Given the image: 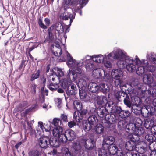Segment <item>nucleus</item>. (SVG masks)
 <instances>
[{"label": "nucleus", "mask_w": 156, "mask_h": 156, "mask_svg": "<svg viewBox=\"0 0 156 156\" xmlns=\"http://www.w3.org/2000/svg\"><path fill=\"white\" fill-rule=\"evenodd\" d=\"M91 110H88L87 109L82 108L81 109L77 112H75L73 117L76 121L80 122L81 121L88 118L90 115Z\"/></svg>", "instance_id": "obj_2"}, {"label": "nucleus", "mask_w": 156, "mask_h": 156, "mask_svg": "<svg viewBox=\"0 0 156 156\" xmlns=\"http://www.w3.org/2000/svg\"><path fill=\"white\" fill-rule=\"evenodd\" d=\"M134 85V82H132L131 84L132 87L133 85L135 87L133 89V92L139 98H141L150 99L151 95V91L149 90H144V86L142 84H136Z\"/></svg>", "instance_id": "obj_1"}, {"label": "nucleus", "mask_w": 156, "mask_h": 156, "mask_svg": "<svg viewBox=\"0 0 156 156\" xmlns=\"http://www.w3.org/2000/svg\"><path fill=\"white\" fill-rule=\"evenodd\" d=\"M52 133L54 136L58 138L59 143L61 142L65 143L67 141L65 135V132L63 131V128L61 126L54 128L52 131Z\"/></svg>", "instance_id": "obj_3"}, {"label": "nucleus", "mask_w": 156, "mask_h": 156, "mask_svg": "<svg viewBox=\"0 0 156 156\" xmlns=\"http://www.w3.org/2000/svg\"><path fill=\"white\" fill-rule=\"evenodd\" d=\"M49 137L47 136L40 138L38 140V144L41 147L46 148L49 144L48 143Z\"/></svg>", "instance_id": "obj_11"}, {"label": "nucleus", "mask_w": 156, "mask_h": 156, "mask_svg": "<svg viewBox=\"0 0 156 156\" xmlns=\"http://www.w3.org/2000/svg\"><path fill=\"white\" fill-rule=\"evenodd\" d=\"M87 121L90 124L94 126L98 122V120L97 117L95 115H90L88 117Z\"/></svg>", "instance_id": "obj_24"}, {"label": "nucleus", "mask_w": 156, "mask_h": 156, "mask_svg": "<svg viewBox=\"0 0 156 156\" xmlns=\"http://www.w3.org/2000/svg\"><path fill=\"white\" fill-rule=\"evenodd\" d=\"M48 87L51 90L54 91L57 90V88L59 87V86L56 83L51 82L48 86Z\"/></svg>", "instance_id": "obj_38"}, {"label": "nucleus", "mask_w": 156, "mask_h": 156, "mask_svg": "<svg viewBox=\"0 0 156 156\" xmlns=\"http://www.w3.org/2000/svg\"><path fill=\"white\" fill-rule=\"evenodd\" d=\"M109 108L102 106L101 107H98L97 109V113L98 116L100 118H103L107 116L110 112L109 111Z\"/></svg>", "instance_id": "obj_9"}, {"label": "nucleus", "mask_w": 156, "mask_h": 156, "mask_svg": "<svg viewBox=\"0 0 156 156\" xmlns=\"http://www.w3.org/2000/svg\"><path fill=\"white\" fill-rule=\"evenodd\" d=\"M144 129L141 126H137L136 127L135 132H134V136H140L145 134Z\"/></svg>", "instance_id": "obj_23"}, {"label": "nucleus", "mask_w": 156, "mask_h": 156, "mask_svg": "<svg viewBox=\"0 0 156 156\" xmlns=\"http://www.w3.org/2000/svg\"><path fill=\"white\" fill-rule=\"evenodd\" d=\"M58 49L55 52H53V54L55 56H61L62 53V50L61 47L59 44H58Z\"/></svg>", "instance_id": "obj_56"}, {"label": "nucleus", "mask_w": 156, "mask_h": 156, "mask_svg": "<svg viewBox=\"0 0 156 156\" xmlns=\"http://www.w3.org/2000/svg\"><path fill=\"white\" fill-rule=\"evenodd\" d=\"M103 127L101 124H97L92 129V131L96 134H100L103 132Z\"/></svg>", "instance_id": "obj_21"}, {"label": "nucleus", "mask_w": 156, "mask_h": 156, "mask_svg": "<svg viewBox=\"0 0 156 156\" xmlns=\"http://www.w3.org/2000/svg\"><path fill=\"white\" fill-rule=\"evenodd\" d=\"M132 120L133 121H135V123L134 124H136V126H141L143 124V122L140 118L136 117L135 116H132Z\"/></svg>", "instance_id": "obj_34"}, {"label": "nucleus", "mask_w": 156, "mask_h": 156, "mask_svg": "<svg viewBox=\"0 0 156 156\" xmlns=\"http://www.w3.org/2000/svg\"><path fill=\"white\" fill-rule=\"evenodd\" d=\"M97 103L99 105H101L104 106L105 105L106 107V104L108 102L106 103L105 101H106L105 97L103 96H98L97 98Z\"/></svg>", "instance_id": "obj_30"}, {"label": "nucleus", "mask_w": 156, "mask_h": 156, "mask_svg": "<svg viewBox=\"0 0 156 156\" xmlns=\"http://www.w3.org/2000/svg\"><path fill=\"white\" fill-rule=\"evenodd\" d=\"M74 108L76 110V112L80 111L83 108V105L79 101L75 100L73 102Z\"/></svg>", "instance_id": "obj_28"}, {"label": "nucleus", "mask_w": 156, "mask_h": 156, "mask_svg": "<svg viewBox=\"0 0 156 156\" xmlns=\"http://www.w3.org/2000/svg\"><path fill=\"white\" fill-rule=\"evenodd\" d=\"M122 97L123 98V101L125 105L128 107H130L131 106V103L129 97L126 93H123Z\"/></svg>", "instance_id": "obj_22"}, {"label": "nucleus", "mask_w": 156, "mask_h": 156, "mask_svg": "<svg viewBox=\"0 0 156 156\" xmlns=\"http://www.w3.org/2000/svg\"><path fill=\"white\" fill-rule=\"evenodd\" d=\"M48 143V144L50 146L54 147H59L60 144L58 140V138L55 136L51 137L50 138H49Z\"/></svg>", "instance_id": "obj_16"}, {"label": "nucleus", "mask_w": 156, "mask_h": 156, "mask_svg": "<svg viewBox=\"0 0 156 156\" xmlns=\"http://www.w3.org/2000/svg\"><path fill=\"white\" fill-rule=\"evenodd\" d=\"M29 156H41L39 151L37 150H32L29 153Z\"/></svg>", "instance_id": "obj_50"}, {"label": "nucleus", "mask_w": 156, "mask_h": 156, "mask_svg": "<svg viewBox=\"0 0 156 156\" xmlns=\"http://www.w3.org/2000/svg\"><path fill=\"white\" fill-rule=\"evenodd\" d=\"M54 39V35H48V37L45 39L44 43L47 42L50 43Z\"/></svg>", "instance_id": "obj_52"}, {"label": "nucleus", "mask_w": 156, "mask_h": 156, "mask_svg": "<svg viewBox=\"0 0 156 156\" xmlns=\"http://www.w3.org/2000/svg\"><path fill=\"white\" fill-rule=\"evenodd\" d=\"M102 126H104L106 128H109L110 127L111 124H112L109 120L108 119L104 120L102 122Z\"/></svg>", "instance_id": "obj_51"}, {"label": "nucleus", "mask_w": 156, "mask_h": 156, "mask_svg": "<svg viewBox=\"0 0 156 156\" xmlns=\"http://www.w3.org/2000/svg\"><path fill=\"white\" fill-rule=\"evenodd\" d=\"M88 89L90 92L95 93L98 91L99 87L97 83L95 82H90L88 85Z\"/></svg>", "instance_id": "obj_14"}, {"label": "nucleus", "mask_w": 156, "mask_h": 156, "mask_svg": "<svg viewBox=\"0 0 156 156\" xmlns=\"http://www.w3.org/2000/svg\"><path fill=\"white\" fill-rule=\"evenodd\" d=\"M133 60L130 58L126 67L127 70L129 72H133L136 70V66L133 64Z\"/></svg>", "instance_id": "obj_17"}, {"label": "nucleus", "mask_w": 156, "mask_h": 156, "mask_svg": "<svg viewBox=\"0 0 156 156\" xmlns=\"http://www.w3.org/2000/svg\"><path fill=\"white\" fill-rule=\"evenodd\" d=\"M115 80L114 81L115 85L118 87H121L123 84V81L121 79V77H117L114 78Z\"/></svg>", "instance_id": "obj_37"}, {"label": "nucleus", "mask_w": 156, "mask_h": 156, "mask_svg": "<svg viewBox=\"0 0 156 156\" xmlns=\"http://www.w3.org/2000/svg\"><path fill=\"white\" fill-rule=\"evenodd\" d=\"M137 74L140 75H143L144 72V68L143 66H140L137 67L136 70Z\"/></svg>", "instance_id": "obj_49"}, {"label": "nucleus", "mask_w": 156, "mask_h": 156, "mask_svg": "<svg viewBox=\"0 0 156 156\" xmlns=\"http://www.w3.org/2000/svg\"><path fill=\"white\" fill-rule=\"evenodd\" d=\"M99 90L103 93H106L108 92L110 90V88L108 85L104 83H101L98 85Z\"/></svg>", "instance_id": "obj_20"}, {"label": "nucleus", "mask_w": 156, "mask_h": 156, "mask_svg": "<svg viewBox=\"0 0 156 156\" xmlns=\"http://www.w3.org/2000/svg\"><path fill=\"white\" fill-rule=\"evenodd\" d=\"M70 75L68 74L67 75V76H69L68 78L70 79H71V77H72L73 80H75L76 79L77 77V74L74 73L73 71H72L71 72H70L69 73Z\"/></svg>", "instance_id": "obj_60"}, {"label": "nucleus", "mask_w": 156, "mask_h": 156, "mask_svg": "<svg viewBox=\"0 0 156 156\" xmlns=\"http://www.w3.org/2000/svg\"><path fill=\"white\" fill-rule=\"evenodd\" d=\"M100 55H94L92 56L93 60L94 61L98 63H100L102 61V58L101 59L100 58Z\"/></svg>", "instance_id": "obj_55"}, {"label": "nucleus", "mask_w": 156, "mask_h": 156, "mask_svg": "<svg viewBox=\"0 0 156 156\" xmlns=\"http://www.w3.org/2000/svg\"><path fill=\"white\" fill-rule=\"evenodd\" d=\"M71 0H64L62 5L64 10H66L67 9L69 8L70 5H71Z\"/></svg>", "instance_id": "obj_46"}, {"label": "nucleus", "mask_w": 156, "mask_h": 156, "mask_svg": "<svg viewBox=\"0 0 156 156\" xmlns=\"http://www.w3.org/2000/svg\"><path fill=\"white\" fill-rule=\"evenodd\" d=\"M118 126L120 129H122L126 127L125 121L119 118V120L117 121Z\"/></svg>", "instance_id": "obj_44"}, {"label": "nucleus", "mask_w": 156, "mask_h": 156, "mask_svg": "<svg viewBox=\"0 0 156 156\" xmlns=\"http://www.w3.org/2000/svg\"><path fill=\"white\" fill-rule=\"evenodd\" d=\"M117 147L115 144H112L109 146L108 147H107L108 152L109 153V155H115L117 151Z\"/></svg>", "instance_id": "obj_26"}, {"label": "nucleus", "mask_w": 156, "mask_h": 156, "mask_svg": "<svg viewBox=\"0 0 156 156\" xmlns=\"http://www.w3.org/2000/svg\"><path fill=\"white\" fill-rule=\"evenodd\" d=\"M41 70L40 69L37 70L35 73H33L31 75L30 79L31 81H33L34 80L37 79L39 77Z\"/></svg>", "instance_id": "obj_40"}, {"label": "nucleus", "mask_w": 156, "mask_h": 156, "mask_svg": "<svg viewBox=\"0 0 156 156\" xmlns=\"http://www.w3.org/2000/svg\"><path fill=\"white\" fill-rule=\"evenodd\" d=\"M53 72L57 77H61L64 75L61 69L58 68H55Z\"/></svg>", "instance_id": "obj_39"}, {"label": "nucleus", "mask_w": 156, "mask_h": 156, "mask_svg": "<svg viewBox=\"0 0 156 156\" xmlns=\"http://www.w3.org/2000/svg\"><path fill=\"white\" fill-rule=\"evenodd\" d=\"M83 65V62H81L80 61V62H77L76 61V62L75 65L74 66L76 67V68H77L78 70V72L79 73H80L81 72V69L79 68L82 66Z\"/></svg>", "instance_id": "obj_57"}, {"label": "nucleus", "mask_w": 156, "mask_h": 156, "mask_svg": "<svg viewBox=\"0 0 156 156\" xmlns=\"http://www.w3.org/2000/svg\"><path fill=\"white\" fill-rule=\"evenodd\" d=\"M54 27L55 30L58 31L59 33H62L64 31L63 27L61 23H56Z\"/></svg>", "instance_id": "obj_35"}, {"label": "nucleus", "mask_w": 156, "mask_h": 156, "mask_svg": "<svg viewBox=\"0 0 156 156\" xmlns=\"http://www.w3.org/2000/svg\"><path fill=\"white\" fill-rule=\"evenodd\" d=\"M85 67L86 70L89 71L94 70L95 68V67L94 64L88 62H87V63L85 65Z\"/></svg>", "instance_id": "obj_41"}, {"label": "nucleus", "mask_w": 156, "mask_h": 156, "mask_svg": "<svg viewBox=\"0 0 156 156\" xmlns=\"http://www.w3.org/2000/svg\"><path fill=\"white\" fill-rule=\"evenodd\" d=\"M67 57L68 58L67 60L68 65L71 66H74L75 65L76 61L73 59V58L69 53L67 54Z\"/></svg>", "instance_id": "obj_29"}, {"label": "nucleus", "mask_w": 156, "mask_h": 156, "mask_svg": "<svg viewBox=\"0 0 156 156\" xmlns=\"http://www.w3.org/2000/svg\"><path fill=\"white\" fill-rule=\"evenodd\" d=\"M130 58L128 56H125L123 58L118 60L117 65L119 69H123L126 68Z\"/></svg>", "instance_id": "obj_8"}, {"label": "nucleus", "mask_w": 156, "mask_h": 156, "mask_svg": "<svg viewBox=\"0 0 156 156\" xmlns=\"http://www.w3.org/2000/svg\"><path fill=\"white\" fill-rule=\"evenodd\" d=\"M105 119L109 120V122L112 124L117 123V121L119 120V117L118 116L116 115L113 113L109 114L105 117Z\"/></svg>", "instance_id": "obj_12"}, {"label": "nucleus", "mask_w": 156, "mask_h": 156, "mask_svg": "<svg viewBox=\"0 0 156 156\" xmlns=\"http://www.w3.org/2000/svg\"><path fill=\"white\" fill-rule=\"evenodd\" d=\"M70 84H69L67 80H63L60 83V85L64 89H67L70 86Z\"/></svg>", "instance_id": "obj_42"}, {"label": "nucleus", "mask_w": 156, "mask_h": 156, "mask_svg": "<svg viewBox=\"0 0 156 156\" xmlns=\"http://www.w3.org/2000/svg\"><path fill=\"white\" fill-rule=\"evenodd\" d=\"M144 82L147 84H151L153 83V79L152 76L150 74L145 75L143 77Z\"/></svg>", "instance_id": "obj_19"}, {"label": "nucleus", "mask_w": 156, "mask_h": 156, "mask_svg": "<svg viewBox=\"0 0 156 156\" xmlns=\"http://www.w3.org/2000/svg\"><path fill=\"white\" fill-rule=\"evenodd\" d=\"M59 122H60V120L56 118H55L53 119L51 124L55 126V128H56L58 126H59Z\"/></svg>", "instance_id": "obj_59"}, {"label": "nucleus", "mask_w": 156, "mask_h": 156, "mask_svg": "<svg viewBox=\"0 0 156 156\" xmlns=\"http://www.w3.org/2000/svg\"><path fill=\"white\" fill-rule=\"evenodd\" d=\"M36 85L35 84H32L30 87V92L33 94H35L36 92Z\"/></svg>", "instance_id": "obj_63"}, {"label": "nucleus", "mask_w": 156, "mask_h": 156, "mask_svg": "<svg viewBox=\"0 0 156 156\" xmlns=\"http://www.w3.org/2000/svg\"><path fill=\"white\" fill-rule=\"evenodd\" d=\"M77 86L79 88H85L87 86L86 80L84 78H80L79 79Z\"/></svg>", "instance_id": "obj_32"}, {"label": "nucleus", "mask_w": 156, "mask_h": 156, "mask_svg": "<svg viewBox=\"0 0 156 156\" xmlns=\"http://www.w3.org/2000/svg\"><path fill=\"white\" fill-rule=\"evenodd\" d=\"M136 124L133 123H129L126 126V131L130 134H134L136 129Z\"/></svg>", "instance_id": "obj_18"}, {"label": "nucleus", "mask_w": 156, "mask_h": 156, "mask_svg": "<svg viewBox=\"0 0 156 156\" xmlns=\"http://www.w3.org/2000/svg\"><path fill=\"white\" fill-rule=\"evenodd\" d=\"M138 139H134V136H132V139L130 140L127 142L125 144L126 149L128 151H132L136 150V142L138 140Z\"/></svg>", "instance_id": "obj_6"}, {"label": "nucleus", "mask_w": 156, "mask_h": 156, "mask_svg": "<svg viewBox=\"0 0 156 156\" xmlns=\"http://www.w3.org/2000/svg\"><path fill=\"white\" fill-rule=\"evenodd\" d=\"M154 125V122L151 119L148 118L146 119L144 121V126L147 129H151Z\"/></svg>", "instance_id": "obj_27"}, {"label": "nucleus", "mask_w": 156, "mask_h": 156, "mask_svg": "<svg viewBox=\"0 0 156 156\" xmlns=\"http://www.w3.org/2000/svg\"><path fill=\"white\" fill-rule=\"evenodd\" d=\"M124 148H120L117 149V151L115 155L113 156H123V155L125 153V150Z\"/></svg>", "instance_id": "obj_47"}, {"label": "nucleus", "mask_w": 156, "mask_h": 156, "mask_svg": "<svg viewBox=\"0 0 156 156\" xmlns=\"http://www.w3.org/2000/svg\"><path fill=\"white\" fill-rule=\"evenodd\" d=\"M154 136L152 134H147L145 135V138L149 142L150 144L151 143H153L154 140L155 139H154Z\"/></svg>", "instance_id": "obj_45"}, {"label": "nucleus", "mask_w": 156, "mask_h": 156, "mask_svg": "<svg viewBox=\"0 0 156 156\" xmlns=\"http://www.w3.org/2000/svg\"><path fill=\"white\" fill-rule=\"evenodd\" d=\"M93 126L88 122H86L83 124V129L85 131H88L91 129Z\"/></svg>", "instance_id": "obj_43"}, {"label": "nucleus", "mask_w": 156, "mask_h": 156, "mask_svg": "<svg viewBox=\"0 0 156 156\" xmlns=\"http://www.w3.org/2000/svg\"><path fill=\"white\" fill-rule=\"evenodd\" d=\"M123 93L125 92L122 91H117L115 93L114 96L119 102H120L122 101L123 99L122 98Z\"/></svg>", "instance_id": "obj_36"}, {"label": "nucleus", "mask_w": 156, "mask_h": 156, "mask_svg": "<svg viewBox=\"0 0 156 156\" xmlns=\"http://www.w3.org/2000/svg\"><path fill=\"white\" fill-rule=\"evenodd\" d=\"M86 93L84 91H82L81 92L79 90V95L80 98L81 99H84L86 97Z\"/></svg>", "instance_id": "obj_61"}, {"label": "nucleus", "mask_w": 156, "mask_h": 156, "mask_svg": "<svg viewBox=\"0 0 156 156\" xmlns=\"http://www.w3.org/2000/svg\"><path fill=\"white\" fill-rule=\"evenodd\" d=\"M70 86H71V89L69 87L66 90V92L68 95H74L76 94L78 92L77 88L76 85L75 84L71 83Z\"/></svg>", "instance_id": "obj_15"}, {"label": "nucleus", "mask_w": 156, "mask_h": 156, "mask_svg": "<svg viewBox=\"0 0 156 156\" xmlns=\"http://www.w3.org/2000/svg\"><path fill=\"white\" fill-rule=\"evenodd\" d=\"M112 144H111L110 142L106 138L103 140L102 146H103L104 148L106 147L107 148Z\"/></svg>", "instance_id": "obj_54"}, {"label": "nucleus", "mask_w": 156, "mask_h": 156, "mask_svg": "<svg viewBox=\"0 0 156 156\" xmlns=\"http://www.w3.org/2000/svg\"><path fill=\"white\" fill-rule=\"evenodd\" d=\"M122 71L119 69H115L112 70L111 73V75L113 78L118 77H121V76Z\"/></svg>", "instance_id": "obj_25"}, {"label": "nucleus", "mask_w": 156, "mask_h": 156, "mask_svg": "<svg viewBox=\"0 0 156 156\" xmlns=\"http://www.w3.org/2000/svg\"><path fill=\"white\" fill-rule=\"evenodd\" d=\"M98 152L99 156H109L107 148H104L103 146L101 148L98 150Z\"/></svg>", "instance_id": "obj_31"}, {"label": "nucleus", "mask_w": 156, "mask_h": 156, "mask_svg": "<svg viewBox=\"0 0 156 156\" xmlns=\"http://www.w3.org/2000/svg\"><path fill=\"white\" fill-rule=\"evenodd\" d=\"M38 23L39 26L42 29H45L47 28V26L43 23L42 18L41 17L38 19Z\"/></svg>", "instance_id": "obj_53"}, {"label": "nucleus", "mask_w": 156, "mask_h": 156, "mask_svg": "<svg viewBox=\"0 0 156 156\" xmlns=\"http://www.w3.org/2000/svg\"><path fill=\"white\" fill-rule=\"evenodd\" d=\"M73 154L69 151L68 148H64V151L60 154V155L62 156H72Z\"/></svg>", "instance_id": "obj_48"}, {"label": "nucleus", "mask_w": 156, "mask_h": 156, "mask_svg": "<svg viewBox=\"0 0 156 156\" xmlns=\"http://www.w3.org/2000/svg\"><path fill=\"white\" fill-rule=\"evenodd\" d=\"M80 142L83 144L85 150L87 152L92 150L94 147L95 142L93 139L82 138L80 139Z\"/></svg>", "instance_id": "obj_4"}, {"label": "nucleus", "mask_w": 156, "mask_h": 156, "mask_svg": "<svg viewBox=\"0 0 156 156\" xmlns=\"http://www.w3.org/2000/svg\"><path fill=\"white\" fill-rule=\"evenodd\" d=\"M149 148L151 151L156 150V142L151 143L149 146Z\"/></svg>", "instance_id": "obj_62"}, {"label": "nucleus", "mask_w": 156, "mask_h": 156, "mask_svg": "<svg viewBox=\"0 0 156 156\" xmlns=\"http://www.w3.org/2000/svg\"><path fill=\"white\" fill-rule=\"evenodd\" d=\"M125 118L127 117H129L130 119H132V116H134L133 115H131L130 112L126 110L125 111Z\"/></svg>", "instance_id": "obj_64"}, {"label": "nucleus", "mask_w": 156, "mask_h": 156, "mask_svg": "<svg viewBox=\"0 0 156 156\" xmlns=\"http://www.w3.org/2000/svg\"><path fill=\"white\" fill-rule=\"evenodd\" d=\"M80 143V139H78L72 143L71 150L73 154L76 155L78 154L79 152L80 153V151L82 148Z\"/></svg>", "instance_id": "obj_7"}, {"label": "nucleus", "mask_w": 156, "mask_h": 156, "mask_svg": "<svg viewBox=\"0 0 156 156\" xmlns=\"http://www.w3.org/2000/svg\"><path fill=\"white\" fill-rule=\"evenodd\" d=\"M132 111L136 115H140V113H141L142 115L145 117L148 116L149 113H150V114L151 113V112H149L147 109H146L145 111L147 114L144 115V112H142V108L138 105H137L136 108L134 107V108H133Z\"/></svg>", "instance_id": "obj_10"}, {"label": "nucleus", "mask_w": 156, "mask_h": 156, "mask_svg": "<svg viewBox=\"0 0 156 156\" xmlns=\"http://www.w3.org/2000/svg\"><path fill=\"white\" fill-rule=\"evenodd\" d=\"M124 56L123 52L121 51H119L114 54L113 58L119 60L123 58Z\"/></svg>", "instance_id": "obj_33"}, {"label": "nucleus", "mask_w": 156, "mask_h": 156, "mask_svg": "<svg viewBox=\"0 0 156 156\" xmlns=\"http://www.w3.org/2000/svg\"><path fill=\"white\" fill-rule=\"evenodd\" d=\"M106 107L109 108V111L111 113L119 114L122 109L121 107L117 106L113 101H109L106 104Z\"/></svg>", "instance_id": "obj_5"}, {"label": "nucleus", "mask_w": 156, "mask_h": 156, "mask_svg": "<svg viewBox=\"0 0 156 156\" xmlns=\"http://www.w3.org/2000/svg\"><path fill=\"white\" fill-rule=\"evenodd\" d=\"M67 140L71 141L74 140L76 137V133L71 129L67 130L65 131Z\"/></svg>", "instance_id": "obj_13"}, {"label": "nucleus", "mask_w": 156, "mask_h": 156, "mask_svg": "<svg viewBox=\"0 0 156 156\" xmlns=\"http://www.w3.org/2000/svg\"><path fill=\"white\" fill-rule=\"evenodd\" d=\"M25 107V105L23 102H21L18 105L17 107L16 111H21L23 110V109Z\"/></svg>", "instance_id": "obj_58"}]
</instances>
